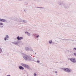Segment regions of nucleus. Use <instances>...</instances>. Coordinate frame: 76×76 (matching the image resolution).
<instances>
[{"mask_svg": "<svg viewBox=\"0 0 76 76\" xmlns=\"http://www.w3.org/2000/svg\"><path fill=\"white\" fill-rule=\"evenodd\" d=\"M0 22H7V21L5 19L0 18Z\"/></svg>", "mask_w": 76, "mask_h": 76, "instance_id": "nucleus-8", "label": "nucleus"}, {"mask_svg": "<svg viewBox=\"0 0 76 76\" xmlns=\"http://www.w3.org/2000/svg\"><path fill=\"white\" fill-rule=\"evenodd\" d=\"M17 39L18 40H21L23 39V37H19V36H18L17 37Z\"/></svg>", "mask_w": 76, "mask_h": 76, "instance_id": "nucleus-11", "label": "nucleus"}, {"mask_svg": "<svg viewBox=\"0 0 76 76\" xmlns=\"http://www.w3.org/2000/svg\"><path fill=\"white\" fill-rule=\"evenodd\" d=\"M40 9H45V8L43 7H40Z\"/></svg>", "mask_w": 76, "mask_h": 76, "instance_id": "nucleus-26", "label": "nucleus"}, {"mask_svg": "<svg viewBox=\"0 0 76 76\" xmlns=\"http://www.w3.org/2000/svg\"><path fill=\"white\" fill-rule=\"evenodd\" d=\"M73 50H74V51H75V50L76 51V48H74L73 49Z\"/></svg>", "mask_w": 76, "mask_h": 76, "instance_id": "nucleus-21", "label": "nucleus"}, {"mask_svg": "<svg viewBox=\"0 0 76 76\" xmlns=\"http://www.w3.org/2000/svg\"><path fill=\"white\" fill-rule=\"evenodd\" d=\"M32 61L37 62V60H36V58H34L33 59H32Z\"/></svg>", "mask_w": 76, "mask_h": 76, "instance_id": "nucleus-17", "label": "nucleus"}, {"mask_svg": "<svg viewBox=\"0 0 76 76\" xmlns=\"http://www.w3.org/2000/svg\"><path fill=\"white\" fill-rule=\"evenodd\" d=\"M20 64L23 66V67H26V68L28 69H29V70H31V67H29L28 65L22 63H21Z\"/></svg>", "mask_w": 76, "mask_h": 76, "instance_id": "nucleus-3", "label": "nucleus"}, {"mask_svg": "<svg viewBox=\"0 0 76 76\" xmlns=\"http://www.w3.org/2000/svg\"><path fill=\"white\" fill-rule=\"evenodd\" d=\"M25 50H26V51H30V49L28 47H26L25 48Z\"/></svg>", "mask_w": 76, "mask_h": 76, "instance_id": "nucleus-9", "label": "nucleus"}, {"mask_svg": "<svg viewBox=\"0 0 76 76\" xmlns=\"http://www.w3.org/2000/svg\"><path fill=\"white\" fill-rule=\"evenodd\" d=\"M33 35L36 38H38L39 37V35L36 34H33Z\"/></svg>", "mask_w": 76, "mask_h": 76, "instance_id": "nucleus-6", "label": "nucleus"}, {"mask_svg": "<svg viewBox=\"0 0 76 76\" xmlns=\"http://www.w3.org/2000/svg\"><path fill=\"white\" fill-rule=\"evenodd\" d=\"M20 44L21 45H23V43L22 42Z\"/></svg>", "mask_w": 76, "mask_h": 76, "instance_id": "nucleus-24", "label": "nucleus"}, {"mask_svg": "<svg viewBox=\"0 0 76 76\" xmlns=\"http://www.w3.org/2000/svg\"><path fill=\"white\" fill-rule=\"evenodd\" d=\"M23 58L26 60L32 61V58L30 56H28L27 55H25V56H23Z\"/></svg>", "mask_w": 76, "mask_h": 76, "instance_id": "nucleus-1", "label": "nucleus"}, {"mask_svg": "<svg viewBox=\"0 0 76 76\" xmlns=\"http://www.w3.org/2000/svg\"><path fill=\"white\" fill-rule=\"evenodd\" d=\"M35 54H37V53H36Z\"/></svg>", "mask_w": 76, "mask_h": 76, "instance_id": "nucleus-33", "label": "nucleus"}, {"mask_svg": "<svg viewBox=\"0 0 76 76\" xmlns=\"http://www.w3.org/2000/svg\"><path fill=\"white\" fill-rule=\"evenodd\" d=\"M24 10L25 12H26V10Z\"/></svg>", "mask_w": 76, "mask_h": 76, "instance_id": "nucleus-28", "label": "nucleus"}, {"mask_svg": "<svg viewBox=\"0 0 76 76\" xmlns=\"http://www.w3.org/2000/svg\"><path fill=\"white\" fill-rule=\"evenodd\" d=\"M49 43L50 44H52V43H53V40H49Z\"/></svg>", "mask_w": 76, "mask_h": 76, "instance_id": "nucleus-15", "label": "nucleus"}, {"mask_svg": "<svg viewBox=\"0 0 76 76\" xmlns=\"http://www.w3.org/2000/svg\"><path fill=\"white\" fill-rule=\"evenodd\" d=\"M7 76H10V75H7Z\"/></svg>", "mask_w": 76, "mask_h": 76, "instance_id": "nucleus-31", "label": "nucleus"}, {"mask_svg": "<svg viewBox=\"0 0 76 76\" xmlns=\"http://www.w3.org/2000/svg\"><path fill=\"white\" fill-rule=\"evenodd\" d=\"M1 50V48H0V50Z\"/></svg>", "mask_w": 76, "mask_h": 76, "instance_id": "nucleus-32", "label": "nucleus"}, {"mask_svg": "<svg viewBox=\"0 0 76 76\" xmlns=\"http://www.w3.org/2000/svg\"><path fill=\"white\" fill-rule=\"evenodd\" d=\"M16 20H15L16 21H18L20 22H22L23 23H26V20H22L21 19H20L19 20H18V19L16 18Z\"/></svg>", "mask_w": 76, "mask_h": 76, "instance_id": "nucleus-4", "label": "nucleus"}, {"mask_svg": "<svg viewBox=\"0 0 76 76\" xmlns=\"http://www.w3.org/2000/svg\"><path fill=\"white\" fill-rule=\"evenodd\" d=\"M71 61L73 63H76V59L75 58H71Z\"/></svg>", "mask_w": 76, "mask_h": 76, "instance_id": "nucleus-5", "label": "nucleus"}, {"mask_svg": "<svg viewBox=\"0 0 76 76\" xmlns=\"http://www.w3.org/2000/svg\"><path fill=\"white\" fill-rule=\"evenodd\" d=\"M3 23L1 22H0V28H3Z\"/></svg>", "mask_w": 76, "mask_h": 76, "instance_id": "nucleus-12", "label": "nucleus"}, {"mask_svg": "<svg viewBox=\"0 0 76 76\" xmlns=\"http://www.w3.org/2000/svg\"><path fill=\"white\" fill-rule=\"evenodd\" d=\"M34 76H37V74L34 73Z\"/></svg>", "mask_w": 76, "mask_h": 76, "instance_id": "nucleus-23", "label": "nucleus"}, {"mask_svg": "<svg viewBox=\"0 0 76 76\" xmlns=\"http://www.w3.org/2000/svg\"><path fill=\"white\" fill-rule=\"evenodd\" d=\"M63 70H64V72L67 73H70V72H72V69L70 68H64L63 69Z\"/></svg>", "mask_w": 76, "mask_h": 76, "instance_id": "nucleus-2", "label": "nucleus"}, {"mask_svg": "<svg viewBox=\"0 0 76 76\" xmlns=\"http://www.w3.org/2000/svg\"><path fill=\"white\" fill-rule=\"evenodd\" d=\"M68 60H70V61H71V59H72V58H68Z\"/></svg>", "mask_w": 76, "mask_h": 76, "instance_id": "nucleus-19", "label": "nucleus"}, {"mask_svg": "<svg viewBox=\"0 0 76 76\" xmlns=\"http://www.w3.org/2000/svg\"><path fill=\"white\" fill-rule=\"evenodd\" d=\"M37 8H39L40 9V7H37Z\"/></svg>", "mask_w": 76, "mask_h": 76, "instance_id": "nucleus-29", "label": "nucleus"}, {"mask_svg": "<svg viewBox=\"0 0 76 76\" xmlns=\"http://www.w3.org/2000/svg\"><path fill=\"white\" fill-rule=\"evenodd\" d=\"M55 73H57V71H55Z\"/></svg>", "mask_w": 76, "mask_h": 76, "instance_id": "nucleus-30", "label": "nucleus"}, {"mask_svg": "<svg viewBox=\"0 0 76 76\" xmlns=\"http://www.w3.org/2000/svg\"><path fill=\"white\" fill-rule=\"evenodd\" d=\"M58 4L59 5H61V4H62V2H61V1L58 2Z\"/></svg>", "mask_w": 76, "mask_h": 76, "instance_id": "nucleus-18", "label": "nucleus"}, {"mask_svg": "<svg viewBox=\"0 0 76 76\" xmlns=\"http://www.w3.org/2000/svg\"><path fill=\"white\" fill-rule=\"evenodd\" d=\"M37 63H39V61H37Z\"/></svg>", "mask_w": 76, "mask_h": 76, "instance_id": "nucleus-27", "label": "nucleus"}, {"mask_svg": "<svg viewBox=\"0 0 76 76\" xmlns=\"http://www.w3.org/2000/svg\"><path fill=\"white\" fill-rule=\"evenodd\" d=\"M7 40H8V39H7Z\"/></svg>", "mask_w": 76, "mask_h": 76, "instance_id": "nucleus-34", "label": "nucleus"}, {"mask_svg": "<svg viewBox=\"0 0 76 76\" xmlns=\"http://www.w3.org/2000/svg\"><path fill=\"white\" fill-rule=\"evenodd\" d=\"M25 34H27L28 36H30L31 35V33H30L28 32V31H26L25 32Z\"/></svg>", "mask_w": 76, "mask_h": 76, "instance_id": "nucleus-14", "label": "nucleus"}, {"mask_svg": "<svg viewBox=\"0 0 76 76\" xmlns=\"http://www.w3.org/2000/svg\"><path fill=\"white\" fill-rule=\"evenodd\" d=\"M2 52V49H1V50H0V53H1Z\"/></svg>", "mask_w": 76, "mask_h": 76, "instance_id": "nucleus-25", "label": "nucleus"}, {"mask_svg": "<svg viewBox=\"0 0 76 76\" xmlns=\"http://www.w3.org/2000/svg\"><path fill=\"white\" fill-rule=\"evenodd\" d=\"M7 39H9V36L8 35H6L5 37L4 38V40L6 41Z\"/></svg>", "mask_w": 76, "mask_h": 76, "instance_id": "nucleus-10", "label": "nucleus"}, {"mask_svg": "<svg viewBox=\"0 0 76 76\" xmlns=\"http://www.w3.org/2000/svg\"><path fill=\"white\" fill-rule=\"evenodd\" d=\"M30 51H31V52H32V53H34V51H33V50L32 49H31L30 50Z\"/></svg>", "mask_w": 76, "mask_h": 76, "instance_id": "nucleus-20", "label": "nucleus"}, {"mask_svg": "<svg viewBox=\"0 0 76 76\" xmlns=\"http://www.w3.org/2000/svg\"><path fill=\"white\" fill-rule=\"evenodd\" d=\"M74 55L75 56H76V53H74Z\"/></svg>", "mask_w": 76, "mask_h": 76, "instance_id": "nucleus-22", "label": "nucleus"}, {"mask_svg": "<svg viewBox=\"0 0 76 76\" xmlns=\"http://www.w3.org/2000/svg\"><path fill=\"white\" fill-rule=\"evenodd\" d=\"M19 69L20 70H23L24 69V68L23 66H19Z\"/></svg>", "mask_w": 76, "mask_h": 76, "instance_id": "nucleus-13", "label": "nucleus"}, {"mask_svg": "<svg viewBox=\"0 0 76 76\" xmlns=\"http://www.w3.org/2000/svg\"><path fill=\"white\" fill-rule=\"evenodd\" d=\"M62 40H64V41H68L69 40V41H71L70 39H62Z\"/></svg>", "mask_w": 76, "mask_h": 76, "instance_id": "nucleus-16", "label": "nucleus"}, {"mask_svg": "<svg viewBox=\"0 0 76 76\" xmlns=\"http://www.w3.org/2000/svg\"><path fill=\"white\" fill-rule=\"evenodd\" d=\"M12 43L13 44L18 45V44H19V40H17V41H15L14 42H13Z\"/></svg>", "mask_w": 76, "mask_h": 76, "instance_id": "nucleus-7", "label": "nucleus"}]
</instances>
